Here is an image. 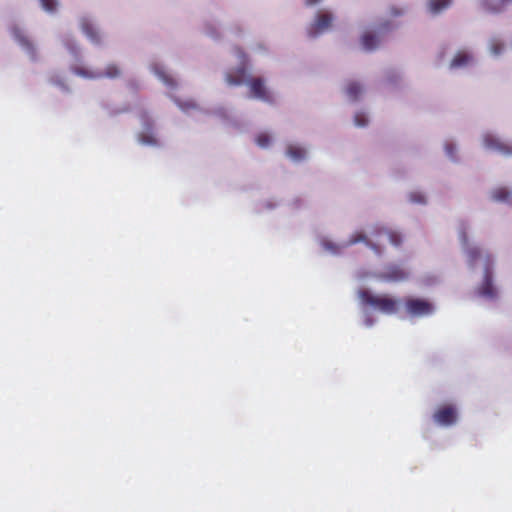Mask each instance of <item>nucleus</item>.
<instances>
[{"label": "nucleus", "instance_id": "f257e3e1", "mask_svg": "<svg viewBox=\"0 0 512 512\" xmlns=\"http://www.w3.org/2000/svg\"><path fill=\"white\" fill-rule=\"evenodd\" d=\"M467 226L462 224L459 229V240L467 257L468 265L473 269L479 261L483 267L481 282L475 288V295L486 302H496L500 297V290L495 282V260L490 253L483 254L482 250L470 243L467 237Z\"/></svg>", "mask_w": 512, "mask_h": 512}, {"label": "nucleus", "instance_id": "f03ea898", "mask_svg": "<svg viewBox=\"0 0 512 512\" xmlns=\"http://www.w3.org/2000/svg\"><path fill=\"white\" fill-rule=\"evenodd\" d=\"M58 39L71 57L69 71L74 76L91 81L117 79L122 76V69L116 63H108L103 69L88 65L84 59V50L73 33H62Z\"/></svg>", "mask_w": 512, "mask_h": 512}, {"label": "nucleus", "instance_id": "7ed1b4c3", "mask_svg": "<svg viewBox=\"0 0 512 512\" xmlns=\"http://www.w3.org/2000/svg\"><path fill=\"white\" fill-rule=\"evenodd\" d=\"M150 70L158 78V80L163 83L167 89L168 97L183 113L187 114L188 116L195 117L196 119H200L201 116L213 115L225 123H232L231 111L224 106H215L211 109H208L201 106L192 99L182 100L178 97H175L173 92L178 89L179 83L163 63L153 62L150 65Z\"/></svg>", "mask_w": 512, "mask_h": 512}, {"label": "nucleus", "instance_id": "20e7f679", "mask_svg": "<svg viewBox=\"0 0 512 512\" xmlns=\"http://www.w3.org/2000/svg\"><path fill=\"white\" fill-rule=\"evenodd\" d=\"M234 55L238 60L235 67L224 72V81L230 87L246 85L249 87L250 98L262 101L267 104H274L275 94L270 90L263 77H248V56L241 48L234 49Z\"/></svg>", "mask_w": 512, "mask_h": 512}, {"label": "nucleus", "instance_id": "39448f33", "mask_svg": "<svg viewBox=\"0 0 512 512\" xmlns=\"http://www.w3.org/2000/svg\"><path fill=\"white\" fill-rule=\"evenodd\" d=\"M357 299L362 324L366 328H371L377 323L376 311L385 315H394L403 304V299L401 298L389 294H374L366 288H361L357 291Z\"/></svg>", "mask_w": 512, "mask_h": 512}, {"label": "nucleus", "instance_id": "423d86ee", "mask_svg": "<svg viewBox=\"0 0 512 512\" xmlns=\"http://www.w3.org/2000/svg\"><path fill=\"white\" fill-rule=\"evenodd\" d=\"M394 29L393 22L385 17L377 18L371 22L361 25L359 44L366 53H372L378 50L385 34Z\"/></svg>", "mask_w": 512, "mask_h": 512}, {"label": "nucleus", "instance_id": "0eeeda50", "mask_svg": "<svg viewBox=\"0 0 512 512\" xmlns=\"http://www.w3.org/2000/svg\"><path fill=\"white\" fill-rule=\"evenodd\" d=\"M355 277L360 281L374 279L384 283H400L410 279L411 270L404 262H389L376 271L361 268L356 271Z\"/></svg>", "mask_w": 512, "mask_h": 512}, {"label": "nucleus", "instance_id": "6e6552de", "mask_svg": "<svg viewBox=\"0 0 512 512\" xmlns=\"http://www.w3.org/2000/svg\"><path fill=\"white\" fill-rule=\"evenodd\" d=\"M325 0H304V5L308 8H318L313 19L308 24L306 32L309 38L315 39L328 33L335 20L334 12L329 7H324Z\"/></svg>", "mask_w": 512, "mask_h": 512}, {"label": "nucleus", "instance_id": "1a4fd4ad", "mask_svg": "<svg viewBox=\"0 0 512 512\" xmlns=\"http://www.w3.org/2000/svg\"><path fill=\"white\" fill-rule=\"evenodd\" d=\"M10 34L13 40L17 43V45L25 53L30 61H39L40 57L38 47L32 38L28 35V32L24 27L18 24H13L10 27Z\"/></svg>", "mask_w": 512, "mask_h": 512}, {"label": "nucleus", "instance_id": "9d476101", "mask_svg": "<svg viewBox=\"0 0 512 512\" xmlns=\"http://www.w3.org/2000/svg\"><path fill=\"white\" fill-rule=\"evenodd\" d=\"M78 26L86 39L94 46L101 47L105 44V35L96 24L90 14H82L78 18Z\"/></svg>", "mask_w": 512, "mask_h": 512}, {"label": "nucleus", "instance_id": "9b49d317", "mask_svg": "<svg viewBox=\"0 0 512 512\" xmlns=\"http://www.w3.org/2000/svg\"><path fill=\"white\" fill-rule=\"evenodd\" d=\"M482 147L506 157H512V141L502 138L495 132L486 131L481 135Z\"/></svg>", "mask_w": 512, "mask_h": 512}, {"label": "nucleus", "instance_id": "f8f14e48", "mask_svg": "<svg viewBox=\"0 0 512 512\" xmlns=\"http://www.w3.org/2000/svg\"><path fill=\"white\" fill-rule=\"evenodd\" d=\"M141 130L138 134V142L144 146L160 147L162 145L158 137L155 122L148 112H143L140 116Z\"/></svg>", "mask_w": 512, "mask_h": 512}, {"label": "nucleus", "instance_id": "ddd939ff", "mask_svg": "<svg viewBox=\"0 0 512 512\" xmlns=\"http://www.w3.org/2000/svg\"><path fill=\"white\" fill-rule=\"evenodd\" d=\"M402 305L410 318L429 317L436 311L435 305L424 298L407 297L403 300Z\"/></svg>", "mask_w": 512, "mask_h": 512}, {"label": "nucleus", "instance_id": "4468645a", "mask_svg": "<svg viewBox=\"0 0 512 512\" xmlns=\"http://www.w3.org/2000/svg\"><path fill=\"white\" fill-rule=\"evenodd\" d=\"M310 146L297 141H288L285 144L284 156L293 164L299 165L309 159Z\"/></svg>", "mask_w": 512, "mask_h": 512}, {"label": "nucleus", "instance_id": "2eb2a0df", "mask_svg": "<svg viewBox=\"0 0 512 512\" xmlns=\"http://www.w3.org/2000/svg\"><path fill=\"white\" fill-rule=\"evenodd\" d=\"M474 52L470 47L459 48L449 62L448 69L456 71L474 64Z\"/></svg>", "mask_w": 512, "mask_h": 512}, {"label": "nucleus", "instance_id": "dca6fc26", "mask_svg": "<svg viewBox=\"0 0 512 512\" xmlns=\"http://www.w3.org/2000/svg\"><path fill=\"white\" fill-rule=\"evenodd\" d=\"M434 422L441 427H450L457 423L458 412L454 405H443L433 414Z\"/></svg>", "mask_w": 512, "mask_h": 512}, {"label": "nucleus", "instance_id": "f3484780", "mask_svg": "<svg viewBox=\"0 0 512 512\" xmlns=\"http://www.w3.org/2000/svg\"><path fill=\"white\" fill-rule=\"evenodd\" d=\"M368 234L375 238L386 236L388 238L389 243L396 248L400 247L403 242V237L401 233L392 230L380 223L371 225L368 228Z\"/></svg>", "mask_w": 512, "mask_h": 512}, {"label": "nucleus", "instance_id": "a211bd4d", "mask_svg": "<svg viewBox=\"0 0 512 512\" xmlns=\"http://www.w3.org/2000/svg\"><path fill=\"white\" fill-rule=\"evenodd\" d=\"M317 243L323 252L331 256H341L346 250L344 240L337 242L326 235H319Z\"/></svg>", "mask_w": 512, "mask_h": 512}, {"label": "nucleus", "instance_id": "6ab92c4d", "mask_svg": "<svg viewBox=\"0 0 512 512\" xmlns=\"http://www.w3.org/2000/svg\"><path fill=\"white\" fill-rule=\"evenodd\" d=\"M202 30L206 36L218 41L223 36V21L220 17L211 16L204 21Z\"/></svg>", "mask_w": 512, "mask_h": 512}, {"label": "nucleus", "instance_id": "aec40b11", "mask_svg": "<svg viewBox=\"0 0 512 512\" xmlns=\"http://www.w3.org/2000/svg\"><path fill=\"white\" fill-rule=\"evenodd\" d=\"M451 3V0H427L425 2V11L431 17H436L447 10Z\"/></svg>", "mask_w": 512, "mask_h": 512}, {"label": "nucleus", "instance_id": "412c9836", "mask_svg": "<svg viewBox=\"0 0 512 512\" xmlns=\"http://www.w3.org/2000/svg\"><path fill=\"white\" fill-rule=\"evenodd\" d=\"M478 4L490 13H501L512 4V0H476Z\"/></svg>", "mask_w": 512, "mask_h": 512}, {"label": "nucleus", "instance_id": "4be33fe9", "mask_svg": "<svg viewBox=\"0 0 512 512\" xmlns=\"http://www.w3.org/2000/svg\"><path fill=\"white\" fill-rule=\"evenodd\" d=\"M488 50L493 57H500L506 50L505 40L501 35H492L488 39Z\"/></svg>", "mask_w": 512, "mask_h": 512}, {"label": "nucleus", "instance_id": "5701e85b", "mask_svg": "<svg viewBox=\"0 0 512 512\" xmlns=\"http://www.w3.org/2000/svg\"><path fill=\"white\" fill-rule=\"evenodd\" d=\"M365 86L359 81H350L346 85L345 93L347 98L352 101H358L364 95Z\"/></svg>", "mask_w": 512, "mask_h": 512}, {"label": "nucleus", "instance_id": "b1692460", "mask_svg": "<svg viewBox=\"0 0 512 512\" xmlns=\"http://www.w3.org/2000/svg\"><path fill=\"white\" fill-rule=\"evenodd\" d=\"M493 201L512 206V188L498 187L491 191Z\"/></svg>", "mask_w": 512, "mask_h": 512}, {"label": "nucleus", "instance_id": "393cba45", "mask_svg": "<svg viewBox=\"0 0 512 512\" xmlns=\"http://www.w3.org/2000/svg\"><path fill=\"white\" fill-rule=\"evenodd\" d=\"M40 9L49 16H56L62 9L61 0H37Z\"/></svg>", "mask_w": 512, "mask_h": 512}, {"label": "nucleus", "instance_id": "a878e982", "mask_svg": "<svg viewBox=\"0 0 512 512\" xmlns=\"http://www.w3.org/2000/svg\"><path fill=\"white\" fill-rule=\"evenodd\" d=\"M50 84L56 86L61 92L70 93L71 89L67 83V79L63 73L52 72L48 76Z\"/></svg>", "mask_w": 512, "mask_h": 512}, {"label": "nucleus", "instance_id": "bb28decb", "mask_svg": "<svg viewBox=\"0 0 512 512\" xmlns=\"http://www.w3.org/2000/svg\"><path fill=\"white\" fill-rule=\"evenodd\" d=\"M444 150L446 156L452 161V162H459V155H458V145L453 140H446L444 143Z\"/></svg>", "mask_w": 512, "mask_h": 512}, {"label": "nucleus", "instance_id": "cd10ccee", "mask_svg": "<svg viewBox=\"0 0 512 512\" xmlns=\"http://www.w3.org/2000/svg\"><path fill=\"white\" fill-rule=\"evenodd\" d=\"M369 239L370 238L368 237V234L361 231H357L351 234L346 240H344V243L346 249L358 243H363L366 246V242H368Z\"/></svg>", "mask_w": 512, "mask_h": 512}, {"label": "nucleus", "instance_id": "c85d7f7f", "mask_svg": "<svg viewBox=\"0 0 512 512\" xmlns=\"http://www.w3.org/2000/svg\"><path fill=\"white\" fill-rule=\"evenodd\" d=\"M402 72L397 68H389L384 72V81L390 85H396L402 80Z\"/></svg>", "mask_w": 512, "mask_h": 512}, {"label": "nucleus", "instance_id": "c756f323", "mask_svg": "<svg viewBox=\"0 0 512 512\" xmlns=\"http://www.w3.org/2000/svg\"><path fill=\"white\" fill-rule=\"evenodd\" d=\"M354 125L356 127H359V128H364L368 125L369 123V115L368 113L363 110V109H360V110H357L354 114Z\"/></svg>", "mask_w": 512, "mask_h": 512}, {"label": "nucleus", "instance_id": "7c9ffc66", "mask_svg": "<svg viewBox=\"0 0 512 512\" xmlns=\"http://www.w3.org/2000/svg\"><path fill=\"white\" fill-rule=\"evenodd\" d=\"M256 144L262 149H268L273 143V137L267 132H261L257 135Z\"/></svg>", "mask_w": 512, "mask_h": 512}, {"label": "nucleus", "instance_id": "2f4dec72", "mask_svg": "<svg viewBox=\"0 0 512 512\" xmlns=\"http://www.w3.org/2000/svg\"><path fill=\"white\" fill-rule=\"evenodd\" d=\"M227 31L236 38H242L246 33V26L242 22H233Z\"/></svg>", "mask_w": 512, "mask_h": 512}, {"label": "nucleus", "instance_id": "473e14b6", "mask_svg": "<svg viewBox=\"0 0 512 512\" xmlns=\"http://www.w3.org/2000/svg\"><path fill=\"white\" fill-rule=\"evenodd\" d=\"M408 200L413 204L426 205L427 197L422 191L414 190L408 193Z\"/></svg>", "mask_w": 512, "mask_h": 512}, {"label": "nucleus", "instance_id": "72a5a7b5", "mask_svg": "<svg viewBox=\"0 0 512 512\" xmlns=\"http://www.w3.org/2000/svg\"><path fill=\"white\" fill-rule=\"evenodd\" d=\"M250 51L257 55H267L270 51L269 45L265 41H256L250 46Z\"/></svg>", "mask_w": 512, "mask_h": 512}, {"label": "nucleus", "instance_id": "f704fd0d", "mask_svg": "<svg viewBox=\"0 0 512 512\" xmlns=\"http://www.w3.org/2000/svg\"><path fill=\"white\" fill-rule=\"evenodd\" d=\"M408 12V7L392 5L388 9V14L391 17H402Z\"/></svg>", "mask_w": 512, "mask_h": 512}, {"label": "nucleus", "instance_id": "c9c22d12", "mask_svg": "<svg viewBox=\"0 0 512 512\" xmlns=\"http://www.w3.org/2000/svg\"><path fill=\"white\" fill-rule=\"evenodd\" d=\"M366 247L371 249L377 257L383 256V253H384L383 248L380 245H378L377 243L373 242L371 239H369L368 242H366Z\"/></svg>", "mask_w": 512, "mask_h": 512}, {"label": "nucleus", "instance_id": "e433bc0d", "mask_svg": "<svg viewBox=\"0 0 512 512\" xmlns=\"http://www.w3.org/2000/svg\"><path fill=\"white\" fill-rule=\"evenodd\" d=\"M279 205V203L274 199H268L264 202V206L266 210H272L276 208Z\"/></svg>", "mask_w": 512, "mask_h": 512}, {"label": "nucleus", "instance_id": "4c0bfd02", "mask_svg": "<svg viewBox=\"0 0 512 512\" xmlns=\"http://www.w3.org/2000/svg\"><path fill=\"white\" fill-rule=\"evenodd\" d=\"M444 54H445V48L443 47L439 53V58L442 59L444 57Z\"/></svg>", "mask_w": 512, "mask_h": 512}, {"label": "nucleus", "instance_id": "58836bf2", "mask_svg": "<svg viewBox=\"0 0 512 512\" xmlns=\"http://www.w3.org/2000/svg\"><path fill=\"white\" fill-rule=\"evenodd\" d=\"M126 109H120V110H117L115 112H113L112 114H118V113H121V112H124Z\"/></svg>", "mask_w": 512, "mask_h": 512}]
</instances>
